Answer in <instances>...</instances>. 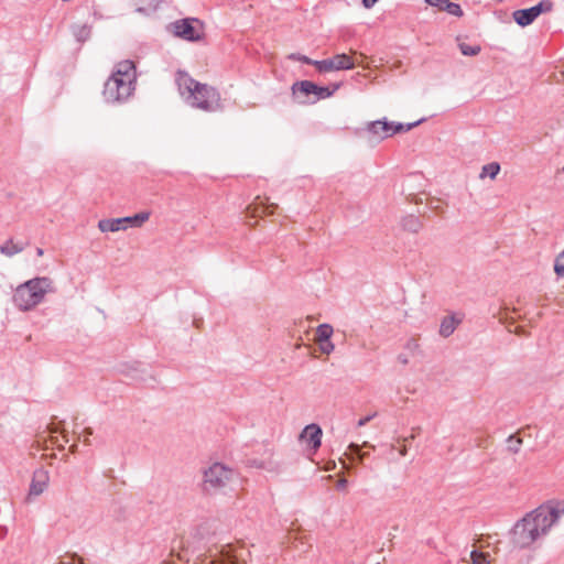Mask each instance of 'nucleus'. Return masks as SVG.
<instances>
[{"instance_id": "17", "label": "nucleus", "mask_w": 564, "mask_h": 564, "mask_svg": "<svg viewBox=\"0 0 564 564\" xmlns=\"http://www.w3.org/2000/svg\"><path fill=\"white\" fill-rule=\"evenodd\" d=\"M24 250V246L15 243L13 239H8L1 247L0 252L7 257H12Z\"/></svg>"}, {"instance_id": "41", "label": "nucleus", "mask_w": 564, "mask_h": 564, "mask_svg": "<svg viewBox=\"0 0 564 564\" xmlns=\"http://www.w3.org/2000/svg\"><path fill=\"white\" fill-rule=\"evenodd\" d=\"M70 452H72V453H76V452H77V444H73V445L70 446Z\"/></svg>"}, {"instance_id": "39", "label": "nucleus", "mask_w": 564, "mask_h": 564, "mask_svg": "<svg viewBox=\"0 0 564 564\" xmlns=\"http://www.w3.org/2000/svg\"><path fill=\"white\" fill-rule=\"evenodd\" d=\"M83 442H84V444H85V445L89 446V445H90L89 436H86V435H85V437H84V441H83Z\"/></svg>"}, {"instance_id": "4", "label": "nucleus", "mask_w": 564, "mask_h": 564, "mask_svg": "<svg viewBox=\"0 0 564 564\" xmlns=\"http://www.w3.org/2000/svg\"><path fill=\"white\" fill-rule=\"evenodd\" d=\"M236 478V471L221 463H214L203 473L202 490L213 496L224 492Z\"/></svg>"}, {"instance_id": "23", "label": "nucleus", "mask_w": 564, "mask_h": 564, "mask_svg": "<svg viewBox=\"0 0 564 564\" xmlns=\"http://www.w3.org/2000/svg\"><path fill=\"white\" fill-rule=\"evenodd\" d=\"M441 11H446L448 14L458 18L463 17L464 14L460 6L458 3L452 2L451 0H447V2L444 4Z\"/></svg>"}, {"instance_id": "21", "label": "nucleus", "mask_w": 564, "mask_h": 564, "mask_svg": "<svg viewBox=\"0 0 564 564\" xmlns=\"http://www.w3.org/2000/svg\"><path fill=\"white\" fill-rule=\"evenodd\" d=\"M424 119H420L415 122L403 124V123H394L391 122V137L399 132H406L413 129L414 127L419 126L421 122H423Z\"/></svg>"}, {"instance_id": "9", "label": "nucleus", "mask_w": 564, "mask_h": 564, "mask_svg": "<svg viewBox=\"0 0 564 564\" xmlns=\"http://www.w3.org/2000/svg\"><path fill=\"white\" fill-rule=\"evenodd\" d=\"M171 26L175 36L186 41H199L203 36V24L198 19H182Z\"/></svg>"}, {"instance_id": "19", "label": "nucleus", "mask_w": 564, "mask_h": 564, "mask_svg": "<svg viewBox=\"0 0 564 564\" xmlns=\"http://www.w3.org/2000/svg\"><path fill=\"white\" fill-rule=\"evenodd\" d=\"M499 172H500V164L497 162H491V163H488L482 166L479 177L484 178L486 176H489L491 180H494L498 175Z\"/></svg>"}, {"instance_id": "22", "label": "nucleus", "mask_w": 564, "mask_h": 564, "mask_svg": "<svg viewBox=\"0 0 564 564\" xmlns=\"http://www.w3.org/2000/svg\"><path fill=\"white\" fill-rule=\"evenodd\" d=\"M139 6V12L154 11L160 4L161 0H134Z\"/></svg>"}, {"instance_id": "32", "label": "nucleus", "mask_w": 564, "mask_h": 564, "mask_svg": "<svg viewBox=\"0 0 564 564\" xmlns=\"http://www.w3.org/2000/svg\"><path fill=\"white\" fill-rule=\"evenodd\" d=\"M347 485H348L347 479H346V478H340V479L337 481L336 487H337V489H339V490H344V489L347 487Z\"/></svg>"}, {"instance_id": "26", "label": "nucleus", "mask_w": 564, "mask_h": 564, "mask_svg": "<svg viewBox=\"0 0 564 564\" xmlns=\"http://www.w3.org/2000/svg\"><path fill=\"white\" fill-rule=\"evenodd\" d=\"M521 445H522V440L520 437H517L514 435H511L508 437V449L511 453L517 454L520 451Z\"/></svg>"}, {"instance_id": "42", "label": "nucleus", "mask_w": 564, "mask_h": 564, "mask_svg": "<svg viewBox=\"0 0 564 564\" xmlns=\"http://www.w3.org/2000/svg\"><path fill=\"white\" fill-rule=\"evenodd\" d=\"M269 208H270L269 206H265V208H263V207H262V208H261V213L267 212Z\"/></svg>"}, {"instance_id": "3", "label": "nucleus", "mask_w": 564, "mask_h": 564, "mask_svg": "<svg viewBox=\"0 0 564 564\" xmlns=\"http://www.w3.org/2000/svg\"><path fill=\"white\" fill-rule=\"evenodd\" d=\"M53 281L47 276H37L20 284L12 296L13 304L22 312L33 310L46 293L54 292Z\"/></svg>"}, {"instance_id": "1", "label": "nucleus", "mask_w": 564, "mask_h": 564, "mask_svg": "<svg viewBox=\"0 0 564 564\" xmlns=\"http://www.w3.org/2000/svg\"><path fill=\"white\" fill-rule=\"evenodd\" d=\"M175 82L181 96L193 108L207 112L223 110L220 94L215 87L197 82L183 70H177Z\"/></svg>"}, {"instance_id": "18", "label": "nucleus", "mask_w": 564, "mask_h": 564, "mask_svg": "<svg viewBox=\"0 0 564 564\" xmlns=\"http://www.w3.org/2000/svg\"><path fill=\"white\" fill-rule=\"evenodd\" d=\"M333 327L329 324H321L316 328V340L326 341L329 340L333 335Z\"/></svg>"}, {"instance_id": "6", "label": "nucleus", "mask_w": 564, "mask_h": 564, "mask_svg": "<svg viewBox=\"0 0 564 564\" xmlns=\"http://www.w3.org/2000/svg\"><path fill=\"white\" fill-rule=\"evenodd\" d=\"M564 513V501L549 502L531 511L529 516L534 519V524L541 535L546 534L551 527L557 522Z\"/></svg>"}, {"instance_id": "14", "label": "nucleus", "mask_w": 564, "mask_h": 564, "mask_svg": "<svg viewBox=\"0 0 564 564\" xmlns=\"http://www.w3.org/2000/svg\"><path fill=\"white\" fill-rule=\"evenodd\" d=\"M322 435L323 432L319 425L312 423L304 427L300 438L305 440L312 449L317 451L322 444Z\"/></svg>"}, {"instance_id": "8", "label": "nucleus", "mask_w": 564, "mask_h": 564, "mask_svg": "<svg viewBox=\"0 0 564 564\" xmlns=\"http://www.w3.org/2000/svg\"><path fill=\"white\" fill-rule=\"evenodd\" d=\"M540 535L534 519L529 513L519 520L513 528V542L521 549L530 546Z\"/></svg>"}, {"instance_id": "43", "label": "nucleus", "mask_w": 564, "mask_h": 564, "mask_svg": "<svg viewBox=\"0 0 564 564\" xmlns=\"http://www.w3.org/2000/svg\"><path fill=\"white\" fill-rule=\"evenodd\" d=\"M401 455H405L406 454V448H403L401 452H400Z\"/></svg>"}, {"instance_id": "24", "label": "nucleus", "mask_w": 564, "mask_h": 564, "mask_svg": "<svg viewBox=\"0 0 564 564\" xmlns=\"http://www.w3.org/2000/svg\"><path fill=\"white\" fill-rule=\"evenodd\" d=\"M458 46H459L460 53L465 56H476L481 51L480 45H469L466 43H459Z\"/></svg>"}, {"instance_id": "37", "label": "nucleus", "mask_w": 564, "mask_h": 564, "mask_svg": "<svg viewBox=\"0 0 564 564\" xmlns=\"http://www.w3.org/2000/svg\"><path fill=\"white\" fill-rule=\"evenodd\" d=\"M516 333H517L518 335H521V336H522V335H523V336H524V335H527V332H525L522 327H517Z\"/></svg>"}, {"instance_id": "31", "label": "nucleus", "mask_w": 564, "mask_h": 564, "mask_svg": "<svg viewBox=\"0 0 564 564\" xmlns=\"http://www.w3.org/2000/svg\"><path fill=\"white\" fill-rule=\"evenodd\" d=\"M59 564H82V563L75 556H67L64 560H62Z\"/></svg>"}, {"instance_id": "27", "label": "nucleus", "mask_w": 564, "mask_h": 564, "mask_svg": "<svg viewBox=\"0 0 564 564\" xmlns=\"http://www.w3.org/2000/svg\"><path fill=\"white\" fill-rule=\"evenodd\" d=\"M554 271L557 276H564V250L555 259Z\"/></svg>"}, {"instance_id": "15", "label": "nucleus", "mask_w": 564, "mask_h": 564, "mask_svg": "<svg viewBox=\"0 0 564 564\" xmlns=\"http://www.w3.org/2000/svg\"><path fill=\"white\" fill-rule=\"evenodd\" d=\"M462 322H463V317L458 316L457 314H452L449 316H445L441 321L440 330H438L440 335L444 338L449 337Z\"/></svg>"}, {"instance_id": "30", "label": "nucleus", "mask_w": 564, "mask_h": 564, "mask_svg": "<svg viewBox=\"0 0 564 564\" xmlns=\"http://www.w3.org/2000/svg\"><path fill=\"white\" fill-rule=\"evenodd\" d=\"M376 416V413L371 414V415H367L365 417H361L358 422H357V426L358 427H361V426H365L368 422H370L373 417Z\"/></svg>"}, {"instance_id": "25", "label": "nucleus", "mask_w": 564, "mask_h": 564, "mask_svg": "<svg viewBox=\"0 0 564 564\" xmlns=\"http://www.w3.org/2000/svg\"><path fill=\"white\" fill-rule=\"evenodd\" d=\"M470 557L473 560V564H490L488 560L489 555L487 553L471 551Z\"/></svg>"}, {"instance_id": "35", "label": "nucleus", "mask_w": 564, "mask_h": 564, "mask_svg": "<svg viewBox=\"0 0 564 564\" xmlns=\"http://www.w3.org/2000/svg\"><path fill=\"white\" fill-rule=\"evenodd\" d=\"M301 57H302V54H300V53H292V54L289 55L290 59L297 61V62H300Z\"/></svg>"}, {"instance_id": "33", "label": "nucleus", "mask_w": 564, "mask_h": 564, "mask_svg": "<svg viewBox=\"0 0 564 564\" xmlns=\"http://www.w3.org/2000/svg\"><path fill=\"white\" fill-rule=\"evenodd\" d=\"M300 62L303 63V64H307V65H313L314 66V63H316L317 61L315 59H312L305 55H302V57L300 58Z\"/></svg>"}, {"instance_id": "29", "label": "nucleus", "mask_w": 564, "mask_h": 564, "mask_svg": "<svg viewBox=\"0 0 564 564\" xmlns=\"http://www.w3.org/2000/svg\"><path fill=\"white\" fill-rule=\"evenodd\" d=\"M425 2L432 7H436L438 10H441L444 7V4L447 2V0H425Z\"/></svg>"}, {"instance_id": "16", "label": "nucleus", "mask_w": 564, "mask_h": 564, "mask_svg": "<svg viewBox=\"0 0 564 564\" xmlns=\"http://www.w3.org/2000/svg\"><path fill=\"white\" fill-rule=\"evenodd\" d=\"M401 227L408 232L417 234L423 228V223L415 215H406L401 220Z\"/></svg>"}, {"instance_id": "28", "label": "nucleus", "mask_w": 564, "mask_h": 564, "mask_svg": "<svg viewBox=\"0 0 564 564\" xmlns=\"http://www.w3.org/2000/svg\"><path fill=\"white\" fill-rule=\"evenodd\" d=\"M319 343V349L323 354H326V355H329L335 346L334 344L329 340H326V341H318Z\"/></svg>"}, {"instance_id": "13", "label": "nucleus", "mask_w": 564, "mask_h": 564, "mask_svg": "<svg viewBox=\"0 0 564 564\" xmlns=\"http://www.w3.org/2000/svg\"><path fill=\"white\" fill-rule=\"evenodd\" d=\"M48 473L43 468L36 469L33 473V477L30 484L28 500H30L33 496H40L47 488L48 485Z\"/></svg>"}, {"instance_id": "2", "label": "nucleus", "mask_w": 564, "mask_h": 564, "mask_svg": "<svg viewBox=\"0 0 564 564\" xmlns=\"http://www.w3.org/2000/svg\"><path fill=\"white\" fill-rule=\"evenodd\" d=\"M137 70L130 59L116 64L112 74L104 85L102 96L109 104L127 101L135 90Z\"/></svg>"}, {"instance_id": "40", "label": "nucleus", "mask_w": 564, "mask_h": 564, "mask_svg": "<svg viewBox=\"0 0 564 564\" xmlns=\"http://www.w3.org/2000/svg\"><path fill=\"white\" fill-rule=\"evenodd\" d=\"M43 253H44V251H43V249H42V248H37V249H36V254H37L39 257L43 256Z\"/></svg>"}, {"instance_id": "44", "label": "nucleus", "mask_w": 564, "mask_h": 564, "mask_svg": "<svg viewBox=\"0 0 564 564\" xmlns=\"http://www.w3.org/2000/svg\"><path fill=\"white\" fill-rule=\"evenodd\" d=\"M563 172H564V165H563Z\"/></svg>"}, {"instance_id": "34", "label": "nucleus", "mask_w": 564, "mask_h": 564, "mask_svg": "<svg viewBox=\"0 0 564 564\" xmlns=\"http://www.w3.org/2000/svg\"><path fill=\"white\" fill-rule=\"evenodd\" d=\"M379 0H362V6L366 9H371Z\"/></svg>"}, {"instance_id": "11", "label": "nucleus", "mask_w": 564, "mask_h": 564, "mask_svg": "<svg viewBox=\"0 0 564 564\" xmlns=\"http://www.w3.org/2000/svg\"><path fill=\"white\" fill-rule=\"evenodd\" d=\"M314 66L319 73H326L332 70L351 69L355 67V63L349 55L343 53L337 54L332 58L316 62L314 63Z\"/></svg>"}, {"instance_id": "20", "label": "nucleus", "mask_w": 564, "mask_h": 564, "mask_svg": "<svg viewBox=\"0 0 564 564\" xmlns=\"http://www.w3.org/2000/svg\"><path fill=\"white\" fill-rule=\"evenodd\" d=\"M73 34L78 42H85L90 35V28L87 24L73 26Z\"/></svg>"}, {"instance_id": "12", "label": "nucleus", "mask_w": 564, "mask_h": 564, "mask_svg": "<svg viewBox=\"0 0 564 564\" xmlns=\"http://www.w3.org/2000/svg\"><path fill=\"white\" fill-rule=\"evenodd\" d=\"M367 132L370 141L380 142L391 137V122L387 120H376L367 124Z\"/></svg>"}, {"instance_id": "5", "label": "nucleus", "mask_w": 564, "mask_h": 564, "mask_svg": "<svg viewBox=\"0 0 564 564\" xmlns=\"http://www.w3.org/2000/svg\"><path fill=\"white\" fill-rule=\"evenodd\" d=\"M340 87V83L330 86H318L311 80L295 82L291 89L293 98L302 105L314 104L321 99H326L335 94Z\"/></svg>"}, {"instance_id": "10", "label": "nucleus", "mask_w": 564, "mask_h": 564, "mask_svg": "<svg viewBox=\"0 0 564 564\" xmlns=\"http://www.w3.org/2000/svg\"><path fill=\"white\" fill-rule=\"evenodd\" d=\"M553 2L550 0H542L538 4L528 8L519 9L513 12L514 21L522 28L530 25L542 13L552 11Z\"/></svg>"}, {"instance_id": "38", "label": "nucleus", "mask_w": 564, "mask_h": 564, "mask_svg": "<svg viewBox=\"0 0 564 564\" xmlns=\"http://www.w3.org/2000/svg\"><path fill=\"white\" fill-rule=\"evenodd\" d=\"M349 448L354 452V453H359V446L357 444H350Z\"/></svg>"}, {"instance_id": "7", "label": "nucleus", "mask_w": 564, "mask_h": 564, "mask_svg": "<svg viewBox=\"0 0 564 564\" xmlns=\"http://www.w3.org/2000/svg\"><path fill=\"white\" fill-rule=\"evenodd\" d=\"M149 218V212H141L133 216L101 219L98 221V228L102 232H116L128 227H141Z\"/></svg>"}, {"instance_id": "36", "label": "nucleus", "mask_w": 564, "mask_h": 564, "mask_svg": "<svg viewBox=\"0 0 564 564\" xmlns=\"http://www.w3.org/2000/svg\"><path fill=\"white\" fill-rule=\"evenodd\" d=\"M93 433H94V431H93V429H91V427H86V429L84 430V435H86V436H91V435H93Z\"/></svg>"}]
</instances>
